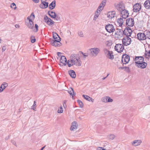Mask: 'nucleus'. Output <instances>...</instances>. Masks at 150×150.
Wrapping results in <instances>:
<instances>
[{
  "label": "nucleus",
  "mask_w": 150,
  "mask_h": 150,
  "mask_svg": "<svg viewBox=\"0 0 150 150\" xmlns=\"http://www.w3.org/2000/svg\"><path fill=\"white\" fill-rule=\"evenodd\" d=\"M71 64L73 66L75 65L76 66H80L82 64L81 61L79 57V54H71L70 57Z\"/></svg>",
  "instance_id": "1"
},
{
  "label": "nucleus",
  "mask_w": 150,
  "mask_h": 150,
  "mask_svg": "<svg viewBox=\"0 0 150 150\" xmlns=\"http://www.w3.org/2000/svg\"><path fill=\"white\" fill-rule=\"evenodd\" d=\"M35 18V15L33 13H32L30 16H28L27 19L29 21V23L27 25L28 27L30 29H33L34 28L33 22L32 19L34 20Z\"/></svg>",
  "instance_id": "2"
},
{
  "label": "nucleus",
  "mask_w": 150,
  "mask_h": 150,
  "mask_svg": "<svg viewBox=\"0 0 150 150\" xmlns=\"http://www.w3.org/2000/svg\"><path fill=\"white\" fill-rule=\"evenodd\" d=\"M115 50L119 53L122 52L124 49V47L122 44H116L114 47Z\"/></svg>",
  "instance_id": "3"
},
{
  "label": "nucleus",
  "mask_w": 150,
  "mask_h": 150,
  "mask_svg": "<svg viewBox=\"0 0 150 150\" xmlns=\"http://www.w3.org/2000/svg\"><path fill=\"white\" fill-rule=\"evenodd\" d=\"M105 28L107 32L109 33L113 32L115 30L114 26L112 24H108L105 26Z\"/></svg>",
  "instance_id": "4"
},
{
  "label": "nucleus",
  "mask_w": 150,
  "mask_h": 150,
  "mask_svg": "<svg viewBox=\"0 0 150 150\" xmlns=\"http://www.w3.org/2000/svg\"><path fill=\"white\" fill-rule=\"evenodd\" d=\"M134 24V19L129 18L126 20V25L127 26L133 27Z\"/></svg>",
  "instance_id": "5"
},
{
  "label": "nucleus",
  "mask_w": 150,
  "mask_h": 150,
  "mask_svg": "<svg viewBox=\"0 0 150 150\" xmlns=\"http://www.w3.org/2000/svg\"><path fill=\"white\" fill-rule=\"evenodd\" d=\"M44 19L45 20V22L49 26L52 25L55 23L52 19L49 18L47 15L45 16Z\"/></svg>",
  "instance_id": "6"
},
{
  "label": "nucleus",
  "mask_w": 150,
  "mask_h": 150,
  "mask_svg": "<svg viewBox=\"0 0 150 150\" xmlns=\"http://www.w3.org/2000/svg\"><path fill=\"white\" fill-rule=\"evenodd\" d=\"M120 13L121 14V16L122 17V18L125 19H126L129 16V13L128 12V11L125 9L121 11H120Z\"/></svg>",
  "instance_id": "7"
},
{
  "label": "nucleus",
  "mask_w": 150,
  "mask_h": 150,
  "mask_svg": "<svg viewBox=\"0 0 150 150\" xmlns=\"http://www.w3.org/2000/svg\"><path fill=\"white\" fill-rule=\"evenodd\" d=\"M141 8L142 5L141 4L137 3L133 6V11L134 12H138L140 10Z\"/></svg>",
  "instance_id": "8"
},
{
  "label": "nucleus",
  "mask_w": 150,
  "mask_h": 150,
  "mask_svg": "<svg viewBox=\"0 0 150 150\" xmlns=\"http://www.w3.org/2000/svg\"><path fill=\"white\" fill-rule=\"evenodd\" d=\"M135 65L141 69H144L146 67L147 63L145 62L138 63L137 62H135Z\"/></svg>",
  "instance_id": "9"
},
{
  "label": "nucleus",
  "mask_w": 150,
  "mask_h": 150,
  "mask_svg": "<svg viewBox=\"0 0 150 150\" xmlns=\"http://www.w3.org/2000/svg\"><path fill=\"white\" fill-rule=\"evenodd\" d=\"M137 38L139 40H144L146 39V36L145 33H139L137 35Z\"/></svg>",
  "instance_id": "10"
},
{
  "label": "nucleus",
  "mask_w": 150,
  "mask_h": 150,
  "mask_svg": "<svg viewBox=\"0 0 150 150\" xmlns=\"http://www.w3.org/2000/svg\"><path fill=\"white\" fill-rule=\"evenodd\" d=\"M115 7L117 10L120 12L125 9V6L124 4L120 3L115 6Z\"/></svg>",
  "instance_id": "11"
},
{
  "label": "nucleus",
  "mask_w": 150,
  "mask_h": 150,
  "mask_svg": "<svg viewBox=\"0 0 150 150\" xmlns=\"http://www.w3.org/2000/svg\"><path fill=\"white\" fill-rule=\"evenodd\" d=\"M61 40V38L59 37V38L58 39V41L57 42L55 41V42H53V41H50L51 44L53 46L55 47H59L62 45V44L60 42Z\"/></svg>",
  "instance_id": "12"
},
{
  "label": "nucleus",
  "mask_w": 150,
  "mask_h": 150,
  "mask_svg": "<svg viewBox=\"0 0 150 150\" xmlns=\"http://www.w3.org/2000/svg\"><path fill=\"white\" fill-rule=\"evenodd\" d=\"M144 58L143 56H135L133 58V60L136 62H137L138 63L142 62H144Z\"/></svg>",
  "instance_id": "13"
},
{
  "label": "nucleus",
  "mask_w": 150,
  "mask_h": 150,
  "mask_svg": "<svg viewBox=\"0 0 150 150\" xmlns=\"http://www.w3.org/2000/svg\"><path fill=\"white\" fill-rule=\"evenodd\" d=\"M122 58H123L124 61L126 63H128L130 60V58L129 55L125 54L122 55Z\"/></svg>",
  "instance_id": "14"
},
{
  "label": "nucleus",
  "mask_w": 150,
  "mask_h": 150,
  "mask_svg": "<svg viewBox=\"0 0 150 150\" xmlns=\"http://www.w3.org/2000/svg\"><path fill=\"white\" fill-rule=\"evenodd\" d=\"M41 4L40 5V6L42 8H47L48 6V3L43 0H41Z\"/></svg>",
  "instance_id": "15"
},
{
  "label": "nucleus",
  "mask_w": 150,
  "mask_h": 150,
  "mask_svg": "<svg viewBox=\"0 0 150 150\" xmlns=\"http://www.w3.org/2000/svg\"><path fill=\"white\" fill-rule=\"evenodd\" d=\"M89 50L92 54H95L96 55H97L100 51V50L98 48H92L90 49Z\"/></svg>",
  "instance_id": "16"
},
{
  "label": "nucleus",
  "mask_w": 150,
  "mask_h": 150,
  "mask_svg": "<svg viewBox=\"0 0 150 150\" xmlns=\"http://www.w3.org/2000/svg\"><path fill=\"white\" fill-rule=\"evenodd\" d=\"M53 39H51L50 41H53V43L55 42V41L57 42V41H58V37L59 39V37H60L58 34L56 33H53Z\"/></svg>",
  "instance_id": "17"
},
{
  "label": "nucleus",
  "mask_w": 150,
  "mask_h": 150,
  "mask_svg": "<svg viewBox=\"0 0 150 150\" xmlns=\"http://www.w3.org/2000/svg\"><path fill=\"white\" fill-rule=\"evenodd\" d=\"M60 63L62 64L64 66H66L67 64V59L64 56H61L60 59Z\"/></svg>",
  "instance_id": "18"
},
{
  "label": "nucleus",
  "mask_w": 150,
  "mask_h": 150,
  "mask_svg": "<svg viewBox=\"0 0 150 150\" xmlns=\"http://www.w3.org/2000/svg\"><path fill=\"white\" fill-rule=\"evenodd\" d=\"M78 126V124L76 121H74L72 122L71 126L70 127V129L71 131L74 130V129H76Z\"/></svg>",
  "instance_id": "19"
},
{
  "label": "nucleus",
  "mask_w": 150,
  "mask_h": 150,
  "mask_svg": "<svg viewBox=\"0 0 150 150\" xmlns=\"http://www.w3.org/2000/svg\"><path fill=\"white\" fill-rule=\"evenodd\" d=\"M8 86V84L6 82H3L0 86V93L2 92Z\"/></svg>",
  "instance_id": "20"
},
{
  "label": "nucleus",
  "mask_w": 150,
  "mask_h": 150,
  "mask_svg": "<svg viewBox=\"0 0 150 150\" xmlns=\"http://www.w3.org/2000/svg\"><path fill=\"white\" fill-rule=\"evenodd\" d=\"M68 73L71 78L75 79L76 77V73L74 70H69L68 71Z\"/></svg>",
  "instance_id": "21"
},
{
  "label": "nucleus",
  "mask_w": 150,
  "mask_h": 150,
  "mask_svg": "<svg viewBox=\"0 0 150 150\" xmlns=\"http://www.w3.org/2000/svg\"><path fill=\"white\" fill-rule=\"evenodd\" d=\"M113 52L112 51L109 52L106 55V57L112 60L114 58V56L113 54Z\"/></svg>",
  "instance_id": "22"
},
{
  "label": "nucleus",
  "mask_w": 150,
  "mask_h": 150,
  "mask_svg": "<svg viewBox=\"0 0 150 150\" xmlns=\"http://www.w3.org/2000/svg\"><path fill=\"white\" fill-rule=\"evenodd\" d=\"M68 92L70 96H72V98L73 99H74V97L76 93L74 92L73 88L71 87H70L68 91Z\"/></svg>",
  "instance_id": "23"
},
{
  "label": "nucleus",
  "mask_w": 150,
  "mask_h": 150,
  "mask_svg": "<svg viewBox=\"0 0 150 150\" xmlns=\"http://www.w3.org/2000/svg\"><path fill=\"white\" fill-rule=\"evenodd\" d=\"M125 29H126L127 32V35H126V36L130 37L132 32V29L130 28L127 26L125 28Z\"/></svg>",
  "instance_id": "24"
},
{
  "label": "nucleus",
  "mask_w": 150,
  "mask_h": 150,
  "mask_svg": "<svg viewBox=\"0 0 150 150\" xmlns=\"http://www.w3.org/2000/svg\"><path fill=\"white\" fill-rule=\"evenodd\" d=\"M144 5L147 9H150V0H146L144 3Z\"/></svg>",
  "instance_id": "25"
},
{
  "label": "nucleus",
  "mask_w": 150,
  "mask_h": 150,
  "mask_svg": "<svg viewBox=\"0 0 150 150\" xmlns=\"http://www.w3.org/2000/svg\"><path fill=\"white\" fill-rule=\"evenodd\" d=\"M56 6V1L55 0L52 1L49 5L50 9L52 10L54 9Z\"/></svg>",
  "instance_id": "26"
},
{
  "label": "nucleus",
  "mask_w": 150,
  "mask_h": 150,
  "mask_svg": "<svg viewBox=\"0 0 150 150\" xmlns=\"http://www.w3.org/2000/svg\"><path fill=\"white\" fill-rule=\"evenodd\" d=\"M122 17H121L117 20V23H118L119 26L121 27L123 23V20Z\"/></svg>",
  "instance_id": "27"
},
{
  "label": "nucleus",
  "mask_w": 150,
  "mask_h": 150,
  "mask_svg": "<svg viewBox=\"0 0 150 150\" xmlns=\"http://www.w3.org/2000/svg\"><path fill=\"white\" fill-rule=\"evenodd\" d=\"M141 142L142 141L140 140H135L133 142L132 144L135 146H137L139 145Z\"/></svg>",
  "instance_id": "28"
},
{
  "label": "nucleus",
  "mask_w": 150,
  "mask_h": 150,
  "mask_svg": "<svg viewBox=\"0 0 150 150\" xmlns=\"http://www.w3.org/2000/svg\"><path fill=\"white\" fill-rule=\"evenodd\" d=\"M82 97L85 99H86V100L90 101H92V98L89 97V96L85 95H83Z\"/></svg>",
  "instance_id": "29"
},
{
  "label": "nucleus",
  "mask_w": 150,
  "mask_h": 150,
  "mask_svg": "<svg viewBox=\"0 0 150 150\" xmlns=\"http://www.w3.org/2000/svg\"><path fill=\"white\" fill-rule=\"evenodd\" d=\"M128 40H129V43H127V42H126V41H122V45H123L124 46H127L131 44V42H132V40H130L129 38H128Z\"/></svg>",
  "instance_id": "30"
},
{
  "label": "nucleus",
  "mask_w": 150,
  "mask_h": 150,
  "mask_svg": "<svg viewBox=\"0 0 150 150\" xmlns=\"http://www.w3.org/2000/svg\"><path fill=\"white\" fill-rule=\"evenodd\" d=\"M126 29H125L124 30H122V33L120 34V36L122 37L124 35H125L126 36V35H127V31L126 30Z\"/></svg>",
  "instance_id": "31"
},
{
  "label": "nucleus",
  "mask_w": 150,
  "mask_h": 150,
  "mask_svg": "<svg viewBox=\"0 0 150 150\" xmlns=\"http://www.w3.org/2000/svg\"><path fill=\"white\" fill-rule=\"evenodd\" d=\"M144 56L145 58L149 59L150 57V50L148 52H147V53H145L144 54Z\"/></svg>",
  "instance_id": "32"
},
{
  "label": "nucleus",
  "mask_w": 150,
  "mask_h": 150,
  "mask_svg": "<svg viewBox=\"0 0 150 150\" xmlns=\"http://www.w3.org/2000/svg\"><path fill=\"white\" fill-rule=\"evenodd\" d=\"M106 103H110L112 102L113 100L110 97L106 96Z\"/></svg>",
  "instance_id": "33"
},
{
  "label": "nucleus",
  "mask_w": 150,
  "mask_h": 150,
  "mask_svg": "<svg viewBox=\"0 0 150 150\" xmlns=\"http://www.w3.org/2000/svg\"><path fill=\"white\" fill-rule=\"evenodd\" d=\"M77 101L79 103L80 107L82 108L83 107V104L81 101L80 100H77Z\"/></svg>",
  "instance_id": "34"
},
{
  "label": "nucleus",
  "mask_w": 150,
  "mask_h": 150,
  "mask_svg": "<svg viewBox=\"0 0 150 150\" xmlns=\"http://www.w3.org/2000/svg\"><path fill=\"white\" fill-rule=\"evenodd\" d=\"M144 33L146 34V37H147L149 39H150V31L145 30Z\"/></svg>",
  "instance_id": "35"
},
{
  "label": "nucleus",
  "mask_w": 150,
  "mask_h": 150,
  "mask_svg": "<svg viewBox=\"0 0 150 150\" xmlns=\"http://www.w3.org/2000/svg\"><path fill=\"white\" fill-rule=\"evenodd\" d=\"M30 39L31 40V42L32 43H34L36 41V40L35 37L34 36H31Z\"/></svg>",
  "instance_id": "36"
},
{
  "label": "nucleus",
  "mask_w": 150,
  "mask_h": 150,
  "mask_svg": "<svg viewBox=\"0 0 150 150\" xmlns=\"http://www.w3.org/2000/svg\"><path fill=\"white\" fill-rule=\"evenodd\" d=\"M36 102L35 101L34 102V103L32 106V109L34 110H36Z\"/></svg>",
  "instance_id": "37"
},
{
  "label": "nucleus",
  "mask_w": 150,
  "mask_h": 150,
  "mask_svg": "<svg viewBox=\"0 0 150 150\" xmlns=\"http://www.w3.org/2000/svg\"><path fill=\"white\" fill-rule=\"evenodd\" d=\"M122 28L121 29H119L116 32L115 34V35H117L120 36V34L122 33Z\"/></svg>",
  "instance_id": "38"
},
{
  "label": "nucleus",
  "mask_w": 150,
  "mask_h": 150,
  "mask_svg": "<svg viewBox=\"0 0 150 150\" xmlns=\"http://www.w3.org/2000/svg\"><path fill=\"white\" fill-rule=\"evenodd\" d=\"M125 71L127 73H129L130 72V70L129 67H125Z\"/></svg>",
  "instance_id": "39"
},
{
  "label": "nucleus",
  "mask_w": 150,
  "mask_h": 150,
  "mask_svg": "<svg viewBox=\"0 0 150 150\" xmlns=\"http://www.w3.org/2000/svg\"><path fill=\"white\" fill-rule=\"evenodd\" d=\"M79 52H80L81 54H82L85 58L88 56V54L87 53H84L82 51H79Z\"/></svg>",
  "instance_id": "40"
},
{
  "label": "nucleus",
  "mask_w": 150,
  "mask_h": 150,
  "mask_svg": "<svg viewBox=\"0 0 150 150\" xmlns=\"http://www.w3.org/2000/svg\"><path fill=\"white\" fill-rule=\"evenodd\" d=\"M54 15H52L50 14L49 16L52 18L53 19H55L56 17H57V15L56 13L55 12L54 13Z\"/></svg>",
  "instance_id": "41"
},
{
  "label": "nucleus",
  "mask_w": 150,
  "mask_h": 150,
  "mask_svg": "<svg viewBox=\"0 0 150 150\" xmlns=\"http://www.w3.org/2000/svg\"><path fill=\"white\" fill-rule=\"evenodd\" d=\"M104 7V6L103 5H101V4H100L99 6L98 7V9H99L100 10H99V12L102 11Z\"/></svg>",
  "instance_id": "42"
},
{
  "label": "nucleus",
  "mask_w": 150,
  "mask_h": 150,
  "mask_svg": "<svg viewBox=\"0 0 150 150\" xmlns=\"http://www.w3.org/2000/svg\"><path fill=\"white\" fill-rule=\"evenodd\" d=\"M11 7L12 8H14V9L16 8V4L14 3H12L11 4Z\"/></svg>",
  "instance_id": "43"
},
{
  "label": "nucleus",
  "mask_w": 150,
  "mask_h": 150,
  "mask_svg": "<svg viewBox=\"0 0 150 150\" xmlns=\"http://www.w3.org/2000/svg\"><path fill=\"white\" fill-rule=\"evenodd\" d=\"M115 11H112L111 12V15L110 16L111 18H112L115 17Z\"/></svg>",
  "instance_id": "44"
},
{
  "label": "nucleus",
  "mask_w": 150,
  "mask_h": 150,
  "mask_svg": "<svg viewBox=\"0 0 150 150\" xmlns=\"http://www.w3.org/2000/svg\"><path fill=\"white\" fill-rule=\"evenodd\" d=\"M104 52L105 53V55L109 52H110L109 50H107V49L105 48L103 50Z\"/></svg>",
  "instance_id": "45"
},
{
  "label": "nucleus",
  "mask_w": 150,
  "mask_h": 150,
  "mask_svg": "<svg viewBox=\"0 0 150 150\" xmlns=\"http://www.w3.org/2000/svg\"><path fill=\"white\" fill-rule=\"evenodd\" d=\"M78 34L79 36L81 37H83V33L81 31H79L78 32Z\"/></svg>",
  "instance_id": "46"
},
{
  "label": "nucleus",
  "mask_w": 150,
  "mask_h": 150,
  "mask_svg": "<svg viewBox=\"0 0 150 150\" xmlns=\"http://www.w3.org/2000/svg\"><path fill=\"white\" fill-rule=\"evenodd\" d=\"M115 137V136L113 134H110L109 137V139L112 140Z\"/></svg>",
  "instance_id": "47"
},
{
  "label": "nucleus",
  "mask_w": 150,
  "mask_h": 150,
  "mask_svg": "<svg viewBox=\"0 0 150 150\" xmlns=\"http://www.w3.org/2000/svg\"><path fill=\"white\" fill-rule=\"evenodd\" d=\"M67 102V101L66 100H64L63 102V106L64 108H67V105L66 104Z\"/></svg>",
  "instance_id": "48"
},
{
  "label": "nucleus",
  "mask_w": 150,
  "mask_h": 150,
  "mask_svg": "<svg viewBox=\"0 0 150 150\" xmlns=\"http://www.w3.org/2000/svg\"><path fill=\"white\" fill-rule=\"evenodd\" d=\"M99 14H95V15L94 17L93 20L96 21L98 17Z\"/></svg>",
  "instance_id": "49"
},
{
  "label": "nucleus",
  "mask_w": 150,
  "mask_h": 150,
  "mask_svg": "<svg viewBox=\"0 0 150 150\" xmlns=\"http://www.w3.org/2000/svg\"><path fill=\"white\" fill-rule=\"evenodd\" d=\"M63 109L62 106L60 107V109H59L58 111V112L59 113H62L63 112Z\"/></svg>",
  "instance_id": "50"
},
{
  "label": "nucleus",
  "mask_w": 150,
  "mask_h": 150,
  "mask_svg": "<svg viewBox=\"0 0 150 150\" xmlns=\"http://www.w3.org/2000/svg\"><path fill=\"white\" fill-rule=\"evenodd\" d=\"M35 27L36 29L35 32H37L38 30V26L37 24H35Z\"/></svg>",
  "instance_id": "51"
},
{
  "label": "nucleus",
  "mask_w": 150,
  "mask_h": 150,
  "mask_svg": "<svg viewBox=\"0 0 150 150\" xmlns=\"http://www.w3.org/2000/svg\"><path fill=\"white\" fill-rule=\"evenodd\" d=\"M106 0H103L101 4L104 6L105 5Z\"/></svg>",
  "instance_id": "52"
},
{
  "label": "nucleus",
  "mask_w": 150,
  "mask_h": 150,
  "mask_svg": "<svg viewBox=\"0 0 150 150\" xmlns=\"http://www.w3.org/2000/svg\"><path fill=\"white\" fill-rule=\"evenodd\" d=\"M106 97H103V98H102L101 99V101L103 102H104V103H106V102L105 101H106Z\"/></svg>",
  "instance_id": "53"
},
{
  "label": "nucleus",
  "mask_w": 150,
  "mask_h": 150,
  "mask_svg": "<svg viewBox=\"0 0 150 150\" xmlns=\"http://www.w3.org/2000/svg\"><path fill=\"white\" fill-rule=\"evenodd\" d=\"M11 142L12 143V144L14 145L15 146H17V145H16V142L14 140H11Z\"/></svg>",
  "instance_id": "54"
},
{
  "label": "nucleus",
  "mask_w": 150,
  "mask_h": 150,
  "mask_svg": "<svg viewBox=\"0 0 150 150\" xmlns=\"http://www.w3.org/2000/svg\"><path fill=\"white\" fill-rule=\"evenodd\" d=\"M55 13V12H53L52 11H49L48 12V14L49 16L50 14H52L53 13Z\"/></svg>",
  "instance_id": "55"
},
{
  "label": "nucleus",
  "mask_w": 150,
  "mask_h": 150,
  "mask_svg": "<svg viewBox=\"0 0 150 150\" xmlns=\"http://www.w3.org/2000/svg\"><path fill=\"white\" fill-rule=\"evenodd\" d=\"M129 36H126V38H127V40L126 42L127 43H129V40H128V38H129L130 40H131V38L129 37Z\"/></svg>",
  "instance_id": "56"
},
{
  "label": "nucleus",
  "mask_w": 150,
  "mask_h": 150,
  "mask_svg": "<svg viewBox=\"0 0 150 150\" xmlns=\"http://www.w3.org/2000/svg\"><path fill=\"white\" fill-rule=\"evenodd\" d=\"M6 47L5 46H3L2 47V52L6 50Z\"/></svg>",
  "instance_id": "57"
},
{
  "label": "nucleus",
  "mask_w": 150,
  "mask_h": 150,
  "mask_svg": "<svg viewBox=\"0 0 150 150\" xmlns=\"http://www.w3.org/2000/svg\"><path fill=\"white\" fill-rule=\"evenodd\" d=\"M61 53L60 52H58L57 53V55L59 57H61V56H62L61 55Z\"/></svg>",
  "instance_id": "58"
},
{
  "label": "nucleus",
  "mask_w": 150,
  "mask_h": 150,
  "mask_svg": "<svg viewBox=\"0 0 150 150\" xmlns=\"http://www.w3.org/2000/svg\"><path fill=\"white\" fill-rule=\"evenodd\" d=\"M125 67H120L118 68V69H125Z\"/></svg>",
  "instance_id": "59"
},
{
  "label": "nucleus",
  "mask_w": 150,
  "mask_h": 150,
  "mask_svg": "<svg viewBox=\"0 0 150 150\" xmlns=\"http://www.w3.org/2000/svg\"><path fill=\"white\" fill-rule=\"evenodd\" d=\"M60 17L59 16H58L57 15V17H56L55 19L57 21H58V20H59L60 19Z\"/></svg>",
  "instance_id": "60"
},
{
  "label": "nucleus",
  "mask_w": 150,
  "mask_h": 150,
  "mask_svg": "<svg viewBox=\"0 0 150 150\" xmlns=\"http://www.w3.org/2000/svg\"><path fill=\"white\" fill-rule=\"evenodd\" d=\"M35 3H37L39 2V0H32Z\"/></svg>",
  "instance_id": "61"
},
{
  "label": "nucleus",
  "mask_w": 150,
  "mask_h": 150,
  "mask_svg": "<svg viewBox=\"0 0 150 150\" xmlns=\"http://www.w3.org/2000/svg\"><path fill=\"white\" fill-rule=\"evenodd\" d=\"M15 26L16 28H18L20 27V25L18 24H16Z\"/></svg>",
  "instance_id": "62"
},
{
  "label": "nucleus",
  "mask_w": 150,
  "mask_h": 150,
  "mask_svg": "<svg viewBox=\"0 0 150 150\" xmlns=\"http://www.w3.org/2000/svg\"><path fill=\"white\" fill-rule=\"evenodd\" d=\"M67 65H68V66L69 67H71V66H72V64H71L70 63H67Z\"/></svg>",
  "instance_id": "63"
},
{
  "label": "nucleus",
  "mask_w": 150,
  "mask_h": 150,
  "mask_svg": "<svg viewBox=\"0 0 150 150\" xmlns=\"http://www.w3.org/2000/svg\"><path fill=\"white\" fill-rule=\"evenodd\" d=\"M101 148H102V147H98L97 148V150H102V149H101Z\"/></svg>",
  "instance_id": "64"
}]
</instances>
